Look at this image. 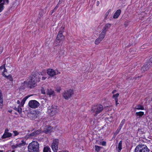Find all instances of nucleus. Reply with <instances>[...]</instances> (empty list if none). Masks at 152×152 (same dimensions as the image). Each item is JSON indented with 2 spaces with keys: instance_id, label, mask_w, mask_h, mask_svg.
<instances>
[{
  "instance_id": "nucleus-1",
  "label": "nucleus",
  "mask_w": 152,
  "mask_h": 152,
  "mask_svg": "<svg viewBox=\"0 0 152 152\" xmlns=\"http://www.w3.org/2000/svg\"><path fill=\"white\" fill-rule=\"evenodd\" d=\"M38 73L37 72H34L26 81H25L22 83V85L24 86L23 87V88H25V87L33 88L37 85V78L38 77Z\"/></svg>"
},
{
  "instance_id": "nucleus-2",
  "label": "nucleus",
  "mask_w": 152,
  "mask_h": 152,
  "mask_svg": "<svg viewBox=\"0 0 152 152\" xmlns=\"http://www.w3.org/2000/svg\"><path fill=\"white\" fill-rule=\"evenodd\" d=\"M59 112L58 107L54 105H52L48 107L47 111L48 115L50 117L55 115Z\"/></svg>"
},
{
  "instance_id": "nucleus-3",
  "label": "nucleus",
  "mask_w": 152,
  "mask_h": 152,
  "mask_svg": "<svg viewBox=\"0 0 152 152\" xmlns=\"http://www.w3.org/2000/svg\"><path fill=\"white\" fill-rule=\"evenodd\" d=\"M28 148L29 152H38V142L33 141L29 144Z\"/></svg>"
},
{
  "instance_id": "nucleus-4",
  "label": "nucleus",
  "mask_w": 152,
  "mask_h": 152,
  "mask_svg": "<svg viewBox=\"0 0 152 152\" xmlns=\"http://www.w3.org/2000/svg\"><path fill=\"white\" fill-rule=\"evenodd\" d=\"M150 150L146 145L139 144L136 147L134 152H149Z\"/></svg>"
},
{
  "instance_id": "nucleus-5",
  "label": "nucleus",
  "mask_w": 152,
  "mask_h": 152,
  "mask_svg": "<svg viewBox=\"0 0 152 152\" xmlns=\"http://www.w3.org/2000/svg\"><path fill=\"white\" fill-rule=\"evenodd\" d=\"M103 110V106L102 105L99 104L93 106L92 107L91 111L93 113H95L94 116H96L98 114L101 112Z\"/></svg>"
},
{
  "instance_id": "nucleus-6",
  "label": "nucleus",
  "mask_w": 152,
  "mask_h": 152,
  "mask_svg": "<svg viewBox=\"0 0 152 152\" xmlns=\"http://www.w3.org/2000/svg\"><path fill=\"white\" fill-rule=\"evenodd\" d=\"M73 90L69 89L65 90L62 94L63 97L66 100L69 99L73 94Z\"/></svg>"
},
{
  "instance_id": "nucleus-7",
  "label": "nucleus",
  "mask_w": 152,
  "mask_h": 152,
  "mask_svg": "<svg viewBox=\"0 0 152 152\" xmlns=\"http://www.w3.org/2000/svg\"><path fill=\"white\" fill-rule=\"evenodd\" d=\"M58 143L59 140L58 139H55L53 140L51 146V148L54 152H57L58 147Z\"/></svg>"
},
{
  "instance_id": "nucleus-8",
  "label": "nucleus",
  "mask_w": 152,
  "mask_h": 152,
  "mask_svg": "<svg viewBox=\"0 0 152 152\" xmlns=\"http://www.w3.org/2000/svg\"><path fill=\"white\" fill-rule=\"evenodd\" d=\"M28 104L30 107L36 108L37 107L38 102L35 100H31L29 101Z\"/></svg>"
},
{
  "instance_id": "nucleus-9",
  "label": "nucleus",
  "mask_w": 152,
  "mask_h": 152,
  "mask_svg": "<svg viewBox=\"0 0 152 152\" xmlns=\"http://www.w3.org/2000/svg\"><path fill=\"white\" fill-rule=\"evenodd\" d=\"M8 131L9 130L7 129H6L5 130L2 136V139H4L6 138L12 136V133L10 132H8Z\"/></svg>"
},
{
  "instance_id": "nucleus-10",
  "label": "nucleus",
  "mask_w": 152,
  "mask_h": 152,
  "mask_svg": "<svg viewBox=\"0 0 152 152\" xmlns=\"http://www.w3.org/2000/svg\"><path fill=\"white\" fill-rule=\"evenodd\" d=\"M48 74L50 76H53L56 75V71L52 69H49L47 70Z\"/></svg>"
},
{
  "instance_id": "nucleus-11",
  "label": "nucleus",
  "mask_w": 152,
  "mask_h": 152,
  "mask_svg": "<svg viewBox=\"0 0 152 152\" xmlns=\"http://www.w3.org/2000/svg\"><path fill=\"white\" fill-rule=\"evenodd\" d=\"M52 128V127L50 126H46L45 128L44 131L46 133H50L51 132Z\"/></svg>"
},
{
  "instance_id": "nucleus-12",
  "label": "nucleus",
  "mask_w": 152,
  "mask_h": 152,
  "mask_svg": "<svg viewBox=\"0 0 152 152\" xmlns=\"http://www.w3.org/2000/svg\"><path fill=\"white\" fill-rule=\"evenodd\" d=\"M26 144L25 142L23 140H22L21 141V142L19 144H16L15 145H14L15 148H17L18 147H21L22 146H24Z\"/></svg>"
},
{
  "instance_id": "nucleus-13",
  "label": "nucleus",
  "mask_w": 152,
  "mask_h": 152,
  "mask_svg": "<svg viewBox=\"0 0 152 152\" xmlns=\"http://www.w3.org/2000/svg\"><path fill=\"white\" fill-rule=\"evenodd\" d=\"M47 94L50 97L51 96H55L54 91L51 89H48L47 90Z\"/></svg>"
},
{
  "instance_id": "nucleus-14",
  "label": "nucleus",
  "mask_w": 152,
  "mask_h": 152,
  "mask_svg": "<svg viewBox=\"0 0 152 152\" xmlns=\"http://www.w3.org/2000/svg\"><path fill=\"white\" fill-rule=\"evenodd\" d=\"M64 38V37L62 34V31H59L57 36L56 39L58 40H61Z\"/></svg>"
},
{
  "instance_id": "nucleus-15",
  "label": "nucleus",
  "mask_w": 152,
  "mask_h": 152,
  "mask_svg": "<svg viewBox=\"0 0 152 152\" xmlns=\"http://www.w3.org/2000/svg\"><path fill=\"white\" fill-rule=\"evenodd\" d=\"M121 12V11L120 10H118L114 13L113 16V18H117L120 14Z\"/></svg>"
},
{
  "instance_id": "nucleus-16",
  "label": "nucleus",
  "mask_w": 152,
  "mask_h": 152,
  "mask_svg": "<svg viewBox=\"0 0 152 152\" xmlns=\"http://www.w3.org/2000/svg\"><path fill=\"white\" fill-rule=\"evenodd\" d=\"M106 32L105 31L102 30L101 33L99 34V37L103 40L105 36Z\"/></svg>"
},
{
  "instance_id": "nucleus-17",
  "label": "nucleus",
  "mask_w": 152,
  "mask_h": 152,
  "mask_svg": "<svg viewBox=\"0 0 152 152\" xmlns=\"http://www.w3.org/2000/svg\"><path fill=\"white\" fill-rule=\"evenodd\" d=\"M150 66L147 63L146 64L144 65L142 68V70L143 71H145L148 70L150 67Z\"/></svg>"
},
{
  "instance_id": "nucleus-18",
  "label": "nucleus",
  "mask_w": 152,
  "mask_h": 152,
  "mask_svg": "<svg viewBox=\"0 0 152 152\" xmlns=\"http://www.w3.org/2000/svg\"><path fill=\"white\" fill-rule=\"evenodd\" d=\"M38 133V130L28 135V137L32 138L33 137L36 136Z\"/></svg>"
},
{
  "instance_id": "nucleus-19",
  "label": "nucleus",
  "mask_w": 152,
  "mask_h": 152,
  "mask_svg": "<svg viewBox=\"0 0 152 152\" xmlns=\"http://www.w3.org/2000/svg\"><path fill=\"white\" fill-rule=\"evenodd\" d=\"M122 141L121 140L119 142L118 146L117 147H116V148L118 149V152H120L121 151L122 149Z\"/></svg>"
},
{
  "instance_id": "nucleus-20",
  "label": "nucleus",
  "mask_w": 152,
  "mask_h": 152,
  "mask_svg": "<svg viewBox=\"0 0 152 152\" xmlns=\"http://www.w3.org/2000/svg\"><path fill=\"white\" fill-rule=\"evenodd\" d=\"M111 26V24L110 23H108L106 24L102 30H105L106 31V32H107V30L110 28Z\"/></svg>"
},
{
  "instance_id": "nucleus-21",
  "label": "nucleus",
  "mask_w": 152,
  "mask_h": 152,
  "mask_svg": "<svg viewBox=\"0 0 152 152\" xmlns=\"http://www.w3.org/2000/svg\"><path fill=\"white\" fill-rule=\"evenodd\" d=\"M30 96L29 95H28L26 96L22 100V101L21 102V106L23 107V106L25 103V101H26V99L29 97H30Z\"/></svg>"
},
{
  "instance_id": "nucleus-22",
  "label": "nucleus",
  "mask_w": 152,
  "mask_h": 152,
  "mask_svg": "<svg viewBox=\"0 0 152 152\" xmlns=\"http://www.w3.org/2000/svg\"><path fill=\"white\" fill-rule=\"evenodd\" d=\"M135 109L137 110H144V108L143 106L140 104H138L136 106Z\"/></svg>"
},
{
  "instance_id": "nucleus-23",
  "label": "nucleus",
  "mask_w": 152,
  "mask_h": 152,
  "mask_svg": "<svg viewBox=\"0 0 152 152\" xmlns=\"http://www.w3.org/2000/svg\"><path fill=\"white\" fill-rule=\"evenodd\" d=\"M3 76H4L6 77L9 79L10 81H12L13 79L11 75H9L8 76H7L5 74H4V73L3 74Z\"/></svg>"
},
{
  "instance_id": "nucleus-24",
  "label": "nucleus",
  "mask_w": 152,
  "mask_h": 152,
  "mask_svg": "<svg viewBox=\"0 0 152 152\" xmlns=\"http://www.w3.org/2000/svg\"><path fill=\"white\" fill-rule=\"evenodd\" d=\"M102 40V39L98 37L95 41V43L96 45H98L100 42Z\"/></svg>"
},
{
  "instance_id": "nucleus-25",
  "label": "nucleus",
  "mask_w": 152,
  "mask_h": 152,
  "mask_svg": "<svg viewBox=\"0 0 152 152\" xmlns=\"http://www.w3.org/2000/svg\"><path fill=\"white\" fill-rule=\"evenodd\" d=\"M119 94L118 93H117L115 94H114L113 96V98L114 99L115 101V102H118V97Z\"/></svg>"
},
{
  "instance_id": "nucleus-26",
  "label": "nucleus",
  "mask_w": 152,
  "mask_h": 152,
  "mask_svg": "<svg viewBox=\"0 0 152 152\" xmlns=\"http://www.w3.org/2000/svg\"><path fill=\"white\" fill-rule=\"evenodd\" d=\"M43 152H51L50 149L49 147H45L44 148Z\"/></svg>"
},
{
  "instance_id": "nucleus-27",
  "label": "nucleus",
  "mask_w": 152,
  "mask_h": 152,
  "mask_svg": "<svg viewBox=\"0 0 152 152\" xmlns=\"http://www.w3.org/2000/svg\"><path fill=\"white\" fill-rule=\"evenodd\" d=\"M125 121H126V120H125V119H123L122 120V121H121V122L119 126V127L121 129L123 126L124 124V123L125 122Z\"/></svg>"
},
{
  "instance_id": "nucleus-28",
  "label": "nucleus",
  "mask_w": 152,
  "mask_h": 152,
  "mask_svg": "<svg viewBox=\"0 0 152 152\" xmlns=\"http://www.w3.org/2000/svg\"><path fill=\"white\" fill-rule=\"evenodd\" d=\"M144 114V113L142 111L137 112L136 113V116H139L140 117L143 115Z\"/></svg>"
},
{
  "instance_id": "nucleus-29",
  "label": "nucleus",
  "mask_w": 152,
  "mask_h": 152,
  "mask_svg": "<svg viewBox=\"0 0 152 152\" xmlns=\"http://www.w3.org/2000/svg\"><path fill=\"white\" fill-rule=\"evenodd\" d=\"M6 2L7 4L9 3L8 0H0V4L4 5L5 2Z\"/></svg>"
},
{
  "instance_id": "nucleus-30",
  "label": "nucleus",
  "mask_w": 152,
  "mask_h": 152,
  "mask_svg": "<svg viewBox=\"0 0 152 152\" xmlns=\"http://www.w3.org/2000/svg\"><path fill=\"white\" fill-rule=\"evenodd\" d=\"M3 106V99L2 96H0V108H2Z\"/></svg>"
},
{
  "instance_id": "nucleus-31",
  "label": "nucleus",
  "mask_w": 152,
  "mask_h": 152,
  "mask_svg": "<svg viewBox=\"0 0 152 152\" xmlns=\"http://www.w3.org/2000/svg\"><path fill=\"white\" fill-rule=\"evenodd\" d=\"M95 151L97 152H99L100 149L102 148V147L97 145H95Z\"/></svg>"
},
{
  "instance_id": "nucleus-32",
  "label": "nucleus",
  "mask_w": 152,
  "mask_h": 152,
  "mask_svg": "<svg viewBox=\"0 0 152 152\" xmlns=\"http://www.w3.org/2000/svg\"><path fill=\"white\" fill-rule=\"evenodd\" d=\"M14 109L17 110L19 113H20L22 112V109L21 108L15 107Z\"/></svg>"
},
{
  "instance_id": "nucleus-33",
  "label": "nucleus",
  "mask_w": 152,
  "mask_h": 152,
  "mask_svg": "<svg viewBox=\"0 0 152 152\" xmlns=\"http://www.w3.org/2000/svg\"><path fill=\"white\" fill-rule=\"evenodd\" d=\"M121 129L119 127H118V128L116 130V131H115V135H117L118 134L120 131L121 130Z\"/></svg>"
},
{
  "instance_id": "nucleus-34",
  "label": "nucleus",
  "mask_w": 152,
  "mask_h": 152,
  "mask_svg": "<svg viewBox=\"0 0 152 152\" xmlns=\"http://www.w3.org/2000/svg\"><path fill=\"white\" fill-rule=\"evenodd\" d=\"M110 12V10H109L107 11L104 17L105 18H106L107 17V16L109 14V13Z\"/></svg>"
},
{
  "instance_id": "nucleus-35",
  "label": "nucleus",
  "mask_w": 152,
  "mask_h": 152,
  "mask_svg": "<svg viewBox=\"0 0 152 152\" xmlns=\"http://www.w3.org/2000/svg\"><path fill=\"white\" fill-rule=\"evenodd\" d=\"M147 63L148 64L150 67L152 66V58H151L149 61Z\"/></svg>"
},
{
  "instance_id": "nucleus-36",
  "label": "nucleus",
  "mask_w": 152,
  "mask_h": 152,
  "mask_svg": "<svg viewBox=\"0 0 152 152\" xmlns=\"http://www.w3.org/2000/svg\"><path fill=\"white\" fill-rule=\"evenodd\" d=\"M4 5L2 4H0V12H1L3 10L4 7Z\"/></svg>"
},
{
  "instance_id": "nucleus-37",
  "label": "nucleus",
  "mask_w": 152,
  "mask_h": 152,
  "mask_svg": "<svg viewBox=\"0 0 152 152\" xmlns=\"http://www.w3.org/2000/svg\"><path fill=\"white\" fill-rule=\"evenodd\" d=\"M41 93L42 94H45V90L44 89V88L43 87L41 88Z\"/></svg>"
},
{
  "instance_id": "nucleus-38",
  "label": "nucleus",
  "mask_w": 152,
  "mask_h": 152,
  "mask_svg": "<svg viewBox=\"0 0 152 152\" xmlns=\"http://www.w3.org/2000/svg\"><path fill=\"white\" fill-rule=\"evenodd\" d=\"M40 74L42 76H45L46 74L45 71V70L42 71V72L40 73Z\"/></svg>"
},
{
  "instance_id": "nucleus-39",
  "label": "nucleus",
  "mask_w": 152,
  "mask_h": 152,
  "mask_svg": "<svg viewBox=\"0 0 152 152\" xmlns=\"http://www.w3.org/2000/svg\"><path fill=\"white\" fill-rule=\"evenodd\" d=\"M14 133V136H16L19 134V133L17 131H13Z\"/></svg>"
},
{
  "instance_id": "nucleus-40",
  "label": "nucleus",
  "mask_w": 152,
  "mask_h": 152,
  "mask_svg": "<svg viewBox=\"0 0 152 152\" xmlns=\"http://www.w3.org/2000/svg\"><path fill=\"white\" fill-rule=\"evenodd\" d=\"M101 144L103 146H105L106 145V142L104 141H103L101 142Z\"/></svg>"
},
{
  "instance_id": "nucleus-41",
  "label": "nucleus",
  "mask_w": 152,
  "mask_h": 152,
  "mask_svg": "<svg viewBox=\"0 0 152 152\" xmlns=\"http://www.w3.org/2000/svg\"><path fill=\"white\" fill-rule=\"evenodd\" d=\"M4 64L3 66L2 65L0 67V70H2V69H4Z\"/></svg>"
},
{
  "instance_id": "nucleus-42",
  "label": "nucleus",
  "mask_w": 152,
  "mask_h": 152,
  "mask_svg": "<svg viewBox=\"0 0 152 152\" xmlns=\"http://www.w3.org/2000/svg\"><path fill=\"white\" fill-rule=\"evenodd\" d=\"M61 90V88H59L56 89V91L57 92L59 93V92H60Z\"/></svg>"
},
{
  "instance_id": "nucleus-43",
  "label": "nucleus",
  "mask_w": 152,
  "mask_h": 152,
  "mask_svg": "<svg viewBox=\"0 0 152 152\" xmlns=\"http://www.w3.org/2000/svg\"><path fill=\"white\" fill-rule=\"evenodd\" d=\"M56 9L57 7H56L53 10H52L51 11V14H52L56 10Z\"/></svg>"
},
{
  "instance_id": "nucleus-44",
  "label": "nucleus",
  "mask_w": 152,
  "mask_h": 152,
  "mask_svg": "<svg viewBox=\"0 0 152 152\" xmlns=\"http://www.w3.org/2000/svg\"><path fill=\"white\" fill-rule=\"evenodd\" d=\"M7 72V69L4 67V71L3 72V74L4 73V74L5 72Z\"/></svg>"
},
{
  "instance_id": "nucleus-45",
  "label": "nucleus",
  "mask_w": 152,
  "mask_h": 152,
  "mask_svg": "<svg viewBox=\"0 0 152 152\" xmlns=\"http://www.w3.org/2000/svg\"><path fill=\"white\" fill-rule=\"evenodd\" d=\"M56 75H58L60 73V72H59L58 70H56Z\"/></svg>"
},
{
  "instance_id": "nucleus-46",
  "label": "nucleus",
  "mask_w": 152,
  "mask_h": 152,
  "mask_svg": "<svg viewBox=\"0 0 152 152\" xmlns=\"http://www.w3.org/2000/svg\"><path fill=\"white\" fill-rule=\"evenodd\" d=\"M46 78V77H44V76L42 77V80H45Z\"/></svg>"
},
{
  "instance_id": "nucleus-47",
  "label": "nucleus",
  "mask_w": 152,
  "mask_h": 152,
  "mask_svg": "<svg viewBox=\"0 0 152 152\" xmlns=\"http://www.w3.org/2000/svg\"><path fill=\"white\" fill-rule=\"evenodd\" d=\"M0 96H1V97L2 96V94H1V90L0 89Z\"/></svg>"
},
{
  "instance_id": "nucleus-48",
  "label": "nucleus",
  "mask_w": 152,
  "mask_h": 152,
  "mask_svg": "<svg viewBox=\"0 0 152 152\" xmlns=\"http://www.w3.org/2000/svg\"><path fill=\"white\" fill-rule=\"evenodd\" d=\"M99 4V1H97L96 2V5L97 6H98Z\"/></svg>"
},
{
  "instance_id": "nucleus-49",
  "label": "nucleus",
  "mask_w": 152,
  "mask_h": 152,
  "mask_svg": "<svg viewBox=\"0 0 152 152\" xmlns=\"http://www.w3.org/2000/svg\"><path fill=\"white\" fill-rule=\"evenodd\" d=\"M17 103L18 104H20V102L19 101V100H18L17 101Z\"/></svg>"
},
{
  "instance_id": "nucleus-50",
  "label": "nucleus",
  "mask_w": 152,
  "mask_h": 152,
  "mask_svg": "<svg viewBox=\"0 0 152 152\" xmlns=\"http://www.w3.org/2000/svg\"><path fill=\"white\" fill-rule=\"evenodd\" d=\"M116 92V90H113V91H112V93L113 94V93H115V92Z\"/></svg>"
},
{
  "instance_id": "nucleus-51",
  "label": "nucleus",
  "mask_w": 152,
  "mask_h": 152,
  "mask_svg": "<svg viewBox=\"0 0 152 152\" xmlns=\"http://www.w3.org/2000/svg\"><path fill=\"white\" fill-rule=\"evenodd\" d=\"M2 52V49H1L0 48V54Z\"/></svg>"
},
{
  "instance_id": "nucleus-52",
  "label": "nucleus",
  "mask_w": 152,
  "mask_h": 152,
  "mask_svg": "<svg viewBox=\"0 0 152 152\" xmlns=\"http://www.w3.org/2000/svg\"><path fill=\"white\" fill-rule=\"evenodd\" d=\"M118 102H116V105H117L118 104Z\"/></svg>"
},
{
  "instance_id": "nucleus-53",
  "label": "nucleus",
  "mask_w": 152,
  "mask_h": 152,
  "mask_svg": "<svg viewBox=\"0 0 152 152\" xmlns=\"http://www.w3.org/2000/svg\"><path fill=\"white\" fill-rule=\"evenodd\" d=\"M0 152H3V151L2 150H0Z\"/></svg>"
},
{
  "instance_id": "nucleus-54",
  "label": "nucleus",
  "mask_w": 152,
  "mask_h": 152,
  "mask_svg": "<svg viewBox=\"0 0 152 152\" xmlns=\"http://www.w3.org/2000/svg\"><path fill=\"white\" fill-rule=\"evenodd\" d=\"M9 67L10 66H11V65H10V64H9Z\"/></svg>"
},
{
  "instance_id": "nucleus-55",
  "label": "nucleus",
  "mask_w": 152,
  "mask_h": 152,
  "mask_svg": "<svg viewBox=\"0 0 152 152\" xmlns=\"http://www.w3.org/2000/svg\"><path fill=\"white\" fill-rule=\"evenodd\" d=\"M69 152L68 151H64V152Z\"/></svg>"
},
{
  "instance_id": "nucleus-56",
  "label": "nucleus",
  "mask_w": 152,
  "mask_h": 152,
  "mask_svg": "<svg viewBox=\"0 0 152 152\" xmlns=\"http://www.w3.org/2000/svg\"><path fill=\"white\" fill-rule=\"evenodd\" d=\"M9 112H10V113H11L12 112V111H9Z\"/></svg>"
},
{
  "instance_id": "nucleus-57",
  "label": "nucleus",
  "mask_w": 152,
  "mask_h": 152,
  "mask_svg": "<svg viewBox=\"0 0 152 152\" xmlns=\"http://www.w3.org/2000/svg\"><path fill=\"white\" fill-rule=\"evenodd\" d=\"M11 152H14V151H12Z\"/></svg>"
},
{
  "instance_id": "nucleus-58",
  "label": "nucleus",
  "mask_w": 152,
  "mask_h": 152,
  "mask_svg": "<svg viewBox=\"0 0 152 152\" xmlns=\"http://www.w3.org/2000/svg\"><path fill=\"white\" fill-rule=\"evenodd\" d=\"M62 30H64V28H62Z\"/></svg>"
},
{
  "instance_id": "nucleus-59",
  "label": "nucleus",
  "mask_w": 152,
  "mask_h": 152,
  "mask_svg": "<svg viewBox=\"0 0 152 152\" xmlns=\"http://www.w3.org/2000/svg\"><path fill=\"white\" fill-rule=\"evenodd\" d=\"M62 0H60V1H62Z\"/></svg>"
},
{
  "instance_id": "nucleus-60",
  "label": "nucleus",
  "mask_w": 152,
  "mask_h": 152,
  "mask_svg": "<svg viewBox=\"0 0 152 152\" xmlns=\"http://www.w3.org/2000/svg\"><path fill=\"white\" fill-rule=\"evenodd\" d=\"M61 152V151H59V152Z\"/></svg>"
},
{
  "instance_id": "nucleus-61",
  "label": "nucleus",
  "mask_w": 152,
  "mask_h": 152,
  "mask_svg": "<svg viewBox=\"0 0 152 152\" xmlns=\"http://www.w3.org/2000/svg\"><path fill=\"white\" fill-rule=\"evenodd\" d=\"M151 152H152V151Z\"/></svg>"
}]
</instances>
